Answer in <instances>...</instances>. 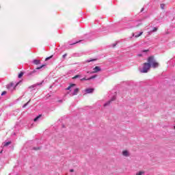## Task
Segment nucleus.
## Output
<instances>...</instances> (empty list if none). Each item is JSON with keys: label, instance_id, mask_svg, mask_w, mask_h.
<instances>
[{"label": "nucleus", "instance_id": "28", "mask_svg": "<svg viewBox=\"0 0 175 175\" xmlns=\"http://www.w3.org/2000/svg\"><path fill=\"white\" fill-rule=\"evenodd\" d=\"M66 54H64V55H63V58H66Z\"/></svg>", "mask_w": 175, "mask_h": 175}, {"label": "nucleus", "instance_id": "25", "mask_svg": "<svg viewBox=\"0 0 175 175\" xmlns=\"http://www.w3.org/2000/svg\"><path fill=\"white\" fill-rule=\"evenodd\" d=\"M28 103H29V102H27L26 104H25V105H23V107H25L27 106V105H28Z\"/></svg>", "mask_w": 175, "mask_h": 175}, {"label": "nucleus", "instance_id": "13", "mask_svg": "<svg viewBox=\"0 0 175 175\" xmlns=\"http://www.w3.org/2000/svg\"><path fill=\"white\" fill-rule=\"evenodd\" d=\"M10 143H11L10 142L4 143V144H3L4 147H7V146H9L10 144Z\"/></svg>", "mask_w": 175, "mask_h": 175}, {"label": "nucleus", "instance_id": "26", "mask_svg": "<svg viewBox=\"0 0 175 175\" xmlns=\"http://www.w3.org/2000/svg\"><path fill=\"white\" fill-rule=\"evenodd\" d=\"M34 87H36V85H33L31 86L30 88H34Z\"/></svg>", "mask_w": 175, "mask_h": 175}, {"label": "nucleus", "instance_id": "30", "mask_svg": "<svg viewBox=\"0 0 175 175\" xmlns=\"http://www.w3.org/2000/svg\"><path fill=\"white\" fill-rule=\"evenodd\" d=\"M144 51V53H146V51Z\"/></svg>", "mask_w": 175, "mask_h": 175}, {"label": "nucleus", "instance_id": "9", "mask_svg": "<svg viewBox=\"0 0 175 175\" xmlns=\"http://www.w3.org/2000/svg\"><path fill=\"white\" fill-rule=\"evenodd\" d=\"M157 29H157V27H154V29H152V31H150V32L148 33V34L150 35L151 33H152V32H157Z\"/></svg>", "mask_w": 175, "mask_h": 175}, {"label": "nucleus", "instance_id": "16", "mask_svg": "<svg viewBox=\"0 0 175 175\" xmlns=\"http://www.w3.org/2000/svg\"><path fill=\"white\" fill-rule=\"evenodd\" d=\"M51 58H53V56L46 57V61H49V59H51Z\"/></svg>", "mask_w": 175, "mask_h": 175}, {"label": "nucleus", "instance_id": "11", "mask_svg": "<svg viewBox=\"0 0 175 175\" xmlns=\"http://www.w3.org/2000/svg\"><path fill=\"white\" fill-rule=\"evenodd\" d=\"M139 25H142V22L140 21L135 22V27H139Z\"/></svg>", "mask_w": 175, "mask_h": 175}, {"label": "nucleus", "instance_id": "8", "mask_svg": "<svg viewBox=\"0 0 175 175\" xmlns=\"http://www.w3.org/2000/svg\"><path fill=\"white\" fill-rule=\"evenodd\" d=\"M144 174H145L144 171H139V172H137L135 175H144Z\"/></svg>", "mask_w": 175, "mask_h": 175}, {"label": "nucleus", "instance_id": "6", "mask_svg": "<svg viewBox=\"0 0 175 175\" xmlns=\"http://www.w3.org/2000/svg\"><path fill=\"white\" fill-rule=\"evenodd\" d=\"M87 94H92L94 92V89L92 88H89L85 90Z\"/></svg>", "mask_w": 175, "mask_h": 175}, {"label": "nucleus", "instance_id": "24", "mask_svg": "<svg viewBox=\"0 0 175 175\" xmlns=\"http://www.w3.org/2000/svg\"><path fill=\"white\" fill-rule=\"evenodd\" d=\"M92 61H95V59H92V60H88L87 62H92Z\"/></svg>", "mask_w": 175, "mask_h": 175}, {"label": "nucleus", "instance_id": "7", "mask_svg": "<svg viewBox=\"0 0 175 175\" xmlns=\"http://www.w3.org/2000/svg\"><path fill=\"white\" fill-rule=\"evenodd\" d=\"M142 35H143V31H141L139 34H133V36H135V38H139V36H142Z\"/></svg>", "mask_w": 175, "mask_h": 175}, {"label": "nucleus", "instance_id": "12", "mask_svg": "<svg viewBox=\"0 0 175 175\" xmlns=\"http://www.w3.org/2000/svg\"><path fill=\"white\" fill-rule=\"evenodd\" d=\"M40 117H42V115H39L36 118H34V122H36V121H38Z\"/></svg>", "mask_w": 175, "mask_h": 175}, {"label": "nucleus", "instance_id": "1", "mask_svg": "<svg viewBox=\"0 0 175 175\" xmlns=\"http://www.w3.org/2000/svg\"><path fill=\"white\" fill-rule=\"evenodd\" d=\"M158 68L159 64L155 61L154 56H150L148 58V63H144L142 69L141 70L142 73H147L150 70V68Z\"/></svg>", "mask_w": 175, "mask_h": 175}, {"label": "nucleus", "instance_id": "3", "mask_svg": "<svg viewBox=\"0 0 175 175\" xmlns=\"http://www.w3.org/2000/svg\"><path fill=\"white\" fill-rule=\"evenodd\" d=\"M123 157H130L131 156V153H129V151L128 150H123L122 152Z\"/></svg>", "mask_w": 175, "mask_h": 175}, {"label": "nucleus", "instance_id": "19", "mask_svg": "<svg viewBox=\"0 0 175 175\" xmlns=\"http://www.w3.org/2000/svg\"><path fill=\"white\" fill-rule=\"evenodd\" d=\"M43 66H40V67H38L36 69H37V70L42 69V68H43Z\"/></svg>", "mask_w": 175, "mask_h": 175}, {"label": "nucleus", "instance_id": "10", "mask_svg": "<svg viewBox=\"0 0 175 175\" xmlns=\"http://www.w3.org/2000/svg\"><path fill=\"white\" fill-rule=\"evenodd\" d=\"M33 64H35V65H39V64H40V61L38 59H35L33 60Z\"/></svg>", "mask_w": 175, "mask_h": 175}, {"label": "nucleus", "instance_id": "21", "mask_svg": "<svg viewBox=\"0 0 175 175\" xmlns=\"http://www.w3.org/2000/svg\"><path fill=\"white\" fill-rule=\"evenodd\" d=\"M9 87H14V85L13 83H11L10 85H8V88Z\"/></svg>", "mask_w": 175, "mask_h": 175}, {"label": "nucleus", "instance_id": "23", "mask_svg": "<svg viewBox=\"0 0 175 175\" xmlns=\"http://www.w3.org/2000/svg\"><path fill=\"white\" fill-rule=\"evenodd\" d=\"M20 83H21V81H20L19 82H18V83L16 84V87H17V85H18V84H20Z\"/></svg>", "mask_w": 175, "mask_h": 175}, {"label": "nucleus", "instance_id": "2", "mask_svg": "<svg viewBox=\"0 0 175 175\" xmlns=\"http://www.w3.org/2000/svg\"><path fill=\"white\" fill-rule=\"evenodd\" d=\"M75 87H76V84L72 83L70 85L68 88L66 89L69 91L67 92V94H68L70 96H74V95H77V94L79 93V88H75Z\"/></svg>", "mask_w": 175, "mask_h": 175}, {"label": "nucleus", "instance_id": "17", "mask_svg": "<svg viewBox=\"0 0 175 175\" xmlns=\"http://www.w3.org/2000/svg\"><path fill=\"white\" fill-rule=\"evenodd\" d=\"M3 95H6V92L4 91L1 93V96H3Z\"/></svg>", "mask_w": 175, "mask_h": 175}, {"label": "nucleus", "instance_id": "27", "mask_svg": "<svg viewBox=\"0 0 175 175\" xmlns=\"http://www.w3.org/2000/svg\"><path fill=\"white\" fill-rule=\"evenodd\" d=\"M117 46V43L113 44V47H116Z\"/></svg>", "mask_w": 175, "mask_h": 175}, {"label": "nucleus", "instance_id": "20", "mask_svg": "<svg viewBox=\"0 0 175 175\" xmlns=\"http://www.w3.org/2000/svg\"><path fill=\"white\" fill-rule=\"evenodd\" d=\"M78 77H80V75H76L75 77H73V79H77Z\"/></svg>", "mask_w": 175, "mask_h": 175}, {"label": "nucleus", "instance_id": "18", "mask_svg": "<svg viewBox=\"0 0 175 175\" xmlns=\"http://www.w3.org/2000/svg\"><path fill=\"white\" fill-rule=\"evenodd\" d=\"M161 9H163V8H165V4H161Z\"/></svg>", "mask_w": 175, "mask_h": 175}, {"label": "nucleus", "instance_id": "5", "mask_svg": "<svg viewBox=\"0 0 175 175\" xmlns=\"http://www.w3.org/2000/svg\"><path fill=\"white\" fill-rule=\"evenodd\" d=\"M93 73H98V72H100V68L99 66H96L94 69H93Z\"/></svg>", "mask_w": 175, "mask_h": 175}, {"label": "nucleus", "instance_id": "14", "mask_svg": "<svg viewBox=\"0 0 175 175\" xmlns=\"http://www.w3.org/2000/svg\"><path fill=\"white\" fill-rule=\"evenodd\" d=\"M23 76H24V72H21V73L18 75V78H19V79H21V77H23Z\"/></svg>", "mask_w": 175, "mask_h": 175}, {"label": "nucleus", "instance_id": "15", "mask_svg": "<svg viewBox=\"0 0 175 175\" xmlns=\"http://www.w3.org/2000/svg\"><path fill=\"white\" fill-rule=\"evenodd\" d=\"M96 77V75L92 76L90 78H88V80H92V79H95Z\"/></svg>", "mask_w": 175, "mask_h": 175}, {"label": "nucleus", "instance_id": "4", "mask_svg": "<svg viewBox=\"0 0 175 175\" xmlns=\"http://www.w3.org/2000/svg\"><path fill=\"white\" fill-rule=\"evenodd\" d=\"M113 100H116V96H113L111 100L108 101L107 103L104 104V107H106V106H108V105H110L111 102H113Z\"/></svg>", "mask_w": 175, "mask_h": 175}, {"label": "nucleus", "instance_id": "29", "mask_svg": "<svg viewBox=\"0 0 175 175\" xmlns=\"http://www.w3.org/2000/svg\"><path fill=\"white\" fill-rule=\"evenodd\" d=\"M70 172L72 173V172H74V170L72 169V170H70Z\"/></svg>", "mask_w": 175, "mask_h": 175}, {"label": "nucleus", "instance_id": "22", "mask_svg": "<svg viewBox=\"0 0 175 175\" xmlns=\"http://www.w3.org/2000/svg\"><path fill=\"white\" fill-rule=\"evenodd\" d=\"M81 81H83V80H89V79H86V78H83V79H81Z\"/></svg>", "mask_w": 175, "mask_h": 175}]
</instances>
